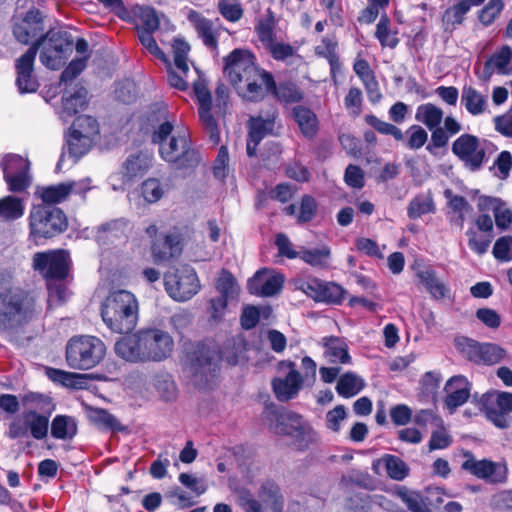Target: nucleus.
<instances>
[{"label":"nucleus","instance_id":"c85d7f7f","mask_svg":"<svg viewBox=\"0 0 512 512\" xmlns=\"http://www.w3.org/2000/svg\"><path fill=\"white\" fill-rule=\"evenodd\" d=\"M274 119L262 117L251 118L248 124L249 132L247 139V154L252 157L256 155V149L261 140L273 133Z\"/></svg>","mask_w":512,"mask_h":512},{"label":"nucleus","instance_id":"774afa93","mask_svg":"<svg viewBox=\"0 0 512 512\" xmlns=\"http://www.w3.org/2000/svg\"><path fill=\"white\" fill-rule=\"evenodd\" d=\"M493 255L500 261L512 260V236H503L497 239L493 247Z\"/></svg>","mask_w":512,"mask_h":512},{"label":"nucleus","instance_id":"680f3d73","mask_svg":"<svg viewBox=\"0 0 512 512\" xmlns=\"http://www.w3.org/2000/svg\"><path fill=\"white\" fill-rule=\"evenodd\" d=\"M365 121L368 125L373 127L376 131H378L381 134L391 135L396 140L403 139V133L398 127L391 123L380 120L375 115H367L365 117Z\"/></svg>","mask_w":512,"mask_h":512},{"label":"nucleus","instance_id":"a211bd4d","mask_svg":"<svg viewBox=\"0 0 512 512\" xmlns=\"http://www.w3.org/2000/svg\"><path fill=\"white\" fill-rule=\"evenodd\" d=\"M483 405L487 418L496 427H508V414L512 412V393L496 391L486 393L483 397Z\"/></svg>","mask_w":512,"mask_h":512},{"label":"nucleus","instance_id":"2f4dec72","mask_svg":"<svg viewBox=\"0 0 512 512\" xmlns=\"http://www.w3.org/2000/svg\"><path fill=\"white\" fill-rule=\"evenodd\" d=\"M324 348L323 356L332 364H350L351 356L347 343L339 337L329 336L321 339Z\"/></svg>","mask_w":512,"mask_h":512},{"label":"nucleus","instance_id":"3c124183","mask_svg":"<svg viewBox=\"0 0 512 512\" xmlns=\"http://www.w3.org/2000/svg\"><path fill=\"white\" fill-rule=\"evenodd\" d=\"M434 202L430 193L419 194L409 203L407 215L410 219H417L424 214L434 212Z\"/></svg>","mask_w":512,"mask_h":512},{"label":"nucleus","instance_id":"58836bf2","mask_svg":"<svg viewBox=\"0 0 512 512\" xmlns=\"http://www.w3.org/2000/svg\"><path fill=\"white\" fill-rule=\"evenodd\" d=\"M293 118L305 137L312 138L316 135L319 122L316 114L311 109L298 105L293 108Z\"/></svg>","mask_w":512,"mask_h":512},{"label":"nucleus","instance_id":"dca6fc26","mask_svg":"<svg viewBox=\"0 0 512 512\" xmlns=\"http://www.w3.org/2000/svg\"><path fill=\"white\" fill-rule=\"evenodd\" d=\"M458 346L462 354L475 364L494 365L505 357V350L492 343H479L464 338L459 341Z\"/></svg>","mask_w":512,"mask_h":512},{"label":"nucleus","instance_id":"864d4df0","mask_svg":"<svg viewBox=\"0 0 512 512\" xmlns=\"http://www.w3.org/2000/svg\"><path fill=\"white\" fill-rule=\"evenodd\" d=\"M154 387L165 401H172L177 396L176 384L168 373L157 374L154 378Z\"/></svg>","mask_w":512,"mask_h":512},{"label":"nucleus","instance_id":"6e6d98bb","mask_svg":"<svg viewBox=\"0 0 512 512\" xmlns=\"http://www.w3.org/2000/svg\"><path fill=\"white\" fill-rule=\"evenodd\" d=\"M149 166L150 157L141 152L130 155L124 163L125 172L129 177H135L144 173Z\"/></svg>","mask_w":512,"mask_h":512},{"label":"nucleus","instance_id":"4468645a","mask_svg":"<svg viewBox=\"0 0 512 512\" xmlns=\"http://www.w3.org/2000/svg\"><path fill=\"white\" fill-rule=\"evenodd\" d=\"M167 293L176 301L191 299L200 289L199 279L195 270L184 265L174 272H169L164 278Z\"/></svg>","mask_w":512,"mask_h":512},{"label":"nucleus","instance_id":"8fccbe9b","mask_svg":"<svg viewBox=\"0 0 512 512\" xmlns=\"http://www.w3.org/2000/svg\"><path fill=\"white\" fill-rule=\"evenodd\" d=\"M375 37L382 47L395 48L399 43L397 32L392 31L391 21L386 13L381 15L380 20L376 25Z\"/></svg>","mask_w":512,"mask_h":512},{"label":"nucleus","instance_id":"ea45409f","mask_svg":"<svg viewBox=\"0 0 512 512\" xmlns=\"http://www.w3.org/2000/svg\"><path fill=\"white\" fill-rule=\"evenodd\" d=\"M416 274L434 299L440 300L449 297L450 289L437 278L436 272L433 269H421Z\"/></svg>","mask_w":512,"mask_h":512},{"label":"nucleus","instance_id":"b1692460","mask_svg":"<svg viewBox=\"0 0 512 512\" xmlns=\"http://www.w3.org/2000/svg\"><path fill=\"white\" fill-rule=\"evenodd\" d=\"M43 32V18L40 11L29 10L24 17H16L13 34L22 44H28Z\"/></svg>","mask_w":512,"mask_h":512},{"label":"nucleus","instance_id":"2eb2a0df","mask_svg":"<svg viewBox=\"0 0 512 512\" xmlns=\"http://www.w3.org/2000/svg\"><path fill=\"white\" fill-rule=\"evenodd\" d=\"M4 180L11 192H23L31 184L29 162L16 154L6 155L1 163Z\"/></svg>","mask_w":512,"mask_h":512},{"label":"nucleus","instance_id":"f257e3e1","mask_svg":"<svg viewBox=\"0 0 512 512\" xmlns=\"http://www.w3.org/2000/svg\"><path fill=\"white\" fill-rule=\"evenodd\" d=\"M224 72L239 95L248 101L261 100L267 92L276 93L286 103H296L303 98L302 92L294 84H281L276 89L272 75L260 69L248 51L234 50L225 59Z\"/></svg>","mask_w":512,"mask_h":512},{"label":"nucleus","instance_id":"f3484780","mask_svg":"<svg viewBox=\"0 0 512 512\" xmlns=\"http://www.w3.org/2000/svg\"><path fill=\"white\" fill-rule=\"evenodd\" d=\"M296 287L317 302L338 304L344 299V289L334 282L309 277L297 281Z\"/></svg>","mask_w":512,"mask_h":512},{"label":"nucleus","instance_id":"5701e85b","mask_svg":"<svg viewBox=\"0 0 512 512\" xmlns=\"http://www.w3.org/2000/svg\"><path fill=\"white\" fill-rule=\"evenodd\" d=\"M194 92L199 104V118L210 134V139L214 144L219 143V131L217 123L211 114L212 99L210 91L203 81H196L193 84Z\"/></svg>","mask_w":512,"mask_h":512},{"label":"nucleus","instance_id":"a18cd8bd","mask_svg":"<svg viewBox=\"0 0 512 512\" xmlns=\"http://www.w3.org/2000/svg\"><path fill=\"white\" fill-rule=\"evenodd\" d=\"M69 133L81 138H86L87 136L88 141L93 144L99 135V125L95 118L82 115L74 120Z\"/></svg>","mask_w":512,"mask_h":512},{"label":"nucleus","instance_id":"bf43d9fd","mask_svg":"<svg viewBox=\"0 0 512 512\" xmlns=\"http://www.w3.org/2000/svg\"><path fill=\"white\" fill-rule=\"evenodd\" d=\"M88 56H82L72 60L62 72L60 85L74 86L73 80L85 69Z\"/></svg>","mask_w":512,"mask_h":512},{"label":"nucleus","instance_id":"9d476101","mask_svg":"<svg viewBox=\"0 0 512 512\" xmlns=\"http://www.w3.org/2000/svg\"><path fill=\"white\" fill-rule=\"evenodd\" d=\"M73 41L67 32L48 31L31 47L40 50V62L51 70L59 69L72 51Z\"/></svg>","mask_w":512,"mask_h":512},{"label":"nucleus","instance_id":"e433bc0d","mask_svg":"<svg viewBox=\"0 0 512 512\" xmlns=\"http://www.w3.org/2000/svg\"><path fill=\"white\" fill-rule=\"evenodd\" d=\"M45 373L51 381L67 388L83 389L87 386L88 377L85 374L68 372L52 367H47Z\"/></svg>","mask_w":512,"mask_h":512},{"label":"nucleus","instance_id":"a19ab883","mask_svg":"<svg viewBox=\"0 0 512 512\" xmlns=\"http://www.w3.org/2000/svg\"><path fill=\"white\" fill-rule=\"evenodd\" d=\"M472 8L470 0H457L455 4L448 7L443 15L442 22L445 30H454L457 26L464 22L465 15Z\"/></svg>","mask_w":512,"mask_h":512},{"label":"nucleus","instance_id":"0e129e2a","mask_svg":"<svg viewBox=\"0 0 512 512\" xmlns=\"http://www.w3.org/2000/svg\"><path fill=\"white\" fill-rule=\"evenodd\" d=\"M437 428L432 431L431 437L428 443L430 451L445 449L452 443V437L444 427L443 421L441 424L436 425Z\"/></svg>","mask_w":512,"mask_h":512},{"label":"nucleus","instance_id":"e2e57ef3","mask_svg":"<svg viewBox=\"0 0 512 512\" xmlns=\"http://www.w3.org/2000/svg\"><path fill=\"white\" fill-rule=\"evenodd\" d=\"M299 257L312 266H324L330 257V249L326 246L310 250H302Z\"/></svg>","mask_w":512,"mask_h":512},{"label":"nucleus","instance_id":"79ce46f5","mask_svg":"<svg viewBox=\"0 0 512 512\" xmlns=\"http://www.w3.org/2000/svg\"><path fill=\"white\" fill-rule=\"evenodd\" d=\"M373 466L375 469L379 466L383 467L387 475L396 481L403 480L409 474L408 465L399 457L390 454L378 459Z\"/></svg>","mask_w":512,"mask_h":512},{"label":"nucleus","instance_id":"49530a36","mask_svg":"<svg viewBox=\"0 0 512 512\" xmlns=\"http://www.w3.org/2000/svg\"><path fill=\"white\" fill-rule=\"evenodd\" d=\"M443 116V110L432 103L419 105L415 112V120L425 125L429 130L437 128L442 122Z\"/></svg>","mask_w":512,"mask_h":512},{"label":"nucleus","instance_id":"4c0bfd02","mask_svg":"<svg viewBox=\"0 0 512 512\" xmlns=\"http://www.w3.org/2000/svg\"><path fill=\"white\" fill-rule=\"evenodd\" d=\"M130 13L134 18L137 32H155L159 28L160 20L154 8L136 5Z\"/></svg>","mask_w":512,"mask_h":512},{"label":"nucleus","instance_id":"7ed1b4c3","mask_svg":"<svg viewBox=\"0 0 512 512\" xmlns=\"http://www.w3.org/2000/svg\"><path fill=\"white\" fill-rule=\"evenodd\" d=\"M173 349L171 335L157 328L141 329L121 338L115 344L116 354L130 362H160L169 358Z\"/></svg>","mask_w":512,"mask_h":512},{"label":"nucleus","instance_id":"c03bdc74","mask_svg":"<svg viewBox=\"0 0 512 512\" xmlns=\"http://www.w3.org/2000/svg\"><path fill=\"white\" fill-rule=\"evenodd\" d=\"M77 434V423L68 415H56L51 422V435L58 440H71Z\"/></svg>","mask_w":512,"mask_h":512},{"label":"nucleus","instance_id":"f03ea898","mask_svg":"<svg viewBox=\"0 0 512 512\" xmlns=\"http://www.w3.org/2000/svg\"><path fill=\"white\" fill-rule=\"evenodd\" d=\"M158 120L160 123L154 128L152 142L158 145L160 157L176 169H195L201 161V156L193 146L188 130L175 129L166 110L160 111Z\"/></svg>","mask_w":512,"mask_h":512},{"label":"nucleus","instance_id":"39448f33","mask_svg":"<svg viewBox=\"0 0 512 512\" xmlns=\"http://www.w3.org/2000/svg\"><path fill=\"white\" fill-rule=\"evenodd\" d=\"M138 312V301L127 290L110 292L101 305L103 322L112 332L118 334H127L136 327Z\"/></svg>","mask_w":512,"mask_h":512},{"label":"nucleus","instance_id":"bb28decb","mask_svg":"<svg viewBox=\"0 0 512 512\" xmlns=\"http://www.w3.org/2000/svg\"><path fill=\"white\" fill-rule=\"evenodd\" d=\"M181 233L178 230L157 238L152 244V255L156 262L168 260L181 252Z\"/></svg>","mask_w":512,"mask_h":512},{"label":"nucleus","instance_id":"a878e982","mask_svg":"<svg viewBox=\"0 0 512 512\" xmlns=\"http://www.w3.org/2000/svg\"><path fill=\"white\" fill-rule=\"evenodd\" d=\"M512 49L505 45L496 51L484 64L479 77L488 80L496 72L502 75H509L511 67Z\"/></svg>","mask_w":512,"mask_h":512},{"label":"nucleus","instance_id":"c9c22d12","mask_svg":"<svg viewBox=\"0 0 512 512\" xmlns=\"http://www.w3.org/2000/svg\"><path fill=\"white\" fill-rule=\"evenodd\" d=\"M338 42L335 37H323L321 43L315 47L316 55L325 58L330 66V73L333 80L341 73V62L337 55Z\"/></svg>","mask_w":512,"mask_h":512},{"label":"nucleus","instance_id":"1a4fd4ad","mask_svg":"<svg viewBox=\"0 0 512 512\" xmlns=\"http://www.w3.org/2000/svg\"><path fill=\"white\" fill-rule=\"evenodd\" d=\"M66 227V216L59 208L38 205L30 211L29 235L35 243L60 234Z\"/></svg>","mask_w":512,"mask_h":512},{"label":"nucleus","instance_id":"09e8293b","mask_svg":"<svg viewBox=\"0 0 512 512\" xmlns=\"http://www.w3.org/2000/svg\"><path fill=\"white\" fill-rule=\"evenodd\" d=\"M23 200L15 196H5L0 199V219L14 221L24 214Z\"/></svg>","mask_w":512,"mask_h":512},{"label":"nucleus","instance_id":"20e7f679","mask_svg":"<svg viewBox=\"0 0 512 512\" xmlns=\"http://www.w3.org/2000/svg\"><path fill=\"white\" fill-rule=\"evenodd\" d=\"M140 43L155 58L164 62L167 66V80L170 86L186 90L188 88V74L190 72L188 53L190 46L183 39L176 38L172 43L173 64H171L165 53L159 48L153 32H137Z\"/></svg>","mask_w":512,"mask_h":512},{"label":"nucleus","instance_id":"412c9836","mask_svg":"<svg viewBox=\"0 0 512 512\" xmlns=\"http://www.w3.org/2000/svg\"><path fill=\"white\" fill-rule=\"evenodd\" d=\"M284 276L268 269L257 271L247 282L250 294L262 297H271L278 294L283 287Z\"/></svg>","mask_w":512,"mask_h":512},{"label":"nucleus","instance_id":"052dcab7","mask_svg":"<svg viewBox=\"0 0 512 512\" xmlns=\"http://www.w3.org/2000/svg\"><path fill=\"white\" fill-rule=\"evenodd\" d=\"M398 497L412 512H429L423 497L417 492L401 489Z\"/></svg>","mask_w":512,"mask_h":512},{"label":"nucleus","instance_id":"9b49d317","mask_svg":"<svg viewBox=\"0 0 512 512\" xmlns=\"http://www.w3.org/2000/svg\"><path fill=\"white\" fill-rule=\"evenodd\" d=\"M497 147L490 141L480 140L472 134H462L452 144V152L470 171L479 170L487 155L496 152Z\"/></svg>","mask_w":512,"mask_h":512},{"label":"nucleus","instance_id":"f704fd0d","mask_svg":"<svg viewBox=\"0 0 512 512\" xmlns=\"http://www.w3.org/2000/svg\"><path fill=\"white\" fill-rule=\"evenodd\" d=\"M92 145L93 144L88 141L87 136L86 138H81L69 133L67 136V149L62 152L56 169H62L67 160H69L71 164H75L80 157L90 150Z\"/></svg>","mask_w":512,"mask_h":512},{"label":"nucleus","instance_id":"6ab92c4d","mask_svg":"<svg viewBox=\"0 0 512 512\" xmlns=\"http://www.w3.org/2000/svg\"><path fill=\"white\" fill-rule=\"evenodd\" d=\"M33 265L49 280H61L66 277L69 266V255L63 250L49 253H36Z\"/></svg>","mask_w":512,"mask_h":512},{"label":"nucleus","instance_id":"69168bd1","mask_svg":"<svg viewBox=\"0 0 512 512\" xmlns=\"http://www.w3.org/2000/svg\"><path fill=\"white\" fill-rule=\"evenodd\" d=\"M512 167V155L509 151H502L495 159L491 170L498 179L508 178Z\"/></svg>","mask_w":512,"mask_h":512},{"label":"nucleus","instance_id":"7c9ffc66","mask_svg":"<svg viewBox=\"0 0 512 512\" xmlns=\"http://www.w3.org/2000/svg\"><path fill=\"white\" fill-rule=\"evenodd\" d=\"M64 92L62 96V111L61 115L72 116L84 109L87 104V90L75 83L74 86L64 85Z\"/></svg>","mask_w":512,"mask_h":512},{"label":"nucleus","instance_id":"13d9d810","mask_svg":"<svg viewBox=\"0 0 512 512\" xmlns=\"http://www.w3.org/2000/svg\"><path fill=\"white\" fill-rule=\"evenodd\" d=\"M446 197L449 199V207L457 214L455 223L463 228L465 216L472 210L471 206L463 196L452 195L450 191H446Z\"/></svg>","mask_w":512,"mask_h":512},{"label":"nucleus","instance_id":"ddd939ff","mask_svg":"<svg viewBox=\"0 0 512 512\" xmlns=\"http://www.w3.org/2000/svg\"><path fill=\"white\" fill-rule=\"evenodd\" d=\"M258 497L259 500H256L249 492H244L239 496V505L245 512H283L284 496L275 481H264Z\"/></svg>","mask_w":512,"mask_h":512},{"label":"nucleus","instance_id":"393cba45","mask_svg":"<svg viewBox=\"0 0 512 512\" xmlns=\"http://www.w3.org/2000/svg\"><path fill=\"white\" fill-rule=\"evenodd\" d=\"M471 384L464 376L451 377L445 385V405L450 410H455L467 402L470 396Z\"/></svg>","mask_w":512,"mask_h":512},{"label":"nucleus","instance_id":"473e14b6","mask_svg":"<svg viewBox=\"0 0 512 512\" xmlns=\"http://www.w3.org/2000/svg\"><path fill=\"white\" fill-rule=\"evenodd\" d=\"M461 105L471 116L483 115L489 107L488 94L478 91L472 86H464L462 88Z\"/></svg>","mask_w":512,"mask_h":512},{"label":"nucleus","instance_id":"5fc2aeb1","mask_svg":"<svg viewBox=\"0 0 512 512\" xmlns=\"http://www.w3.org/2000/svg\"><path fill=\"white\" fill-rule=\"evenodd\" d=\"M22 401L29 406L28 409H36L39 413L52 414L55 409L52 399L40 393L30 392L24 395Z\"/></svg>","mask_w":512,"mask_h":512},{"label":"nucleus","instance_id":"f8f14e48","mask_svg":"<svg viewBox=\"0 0 512 512\" xmlns=\"http://www.w3.org/2000/svg\"><path fill=\"white\" fill-rule=\"evenodd\" d=\"M50 416L51 414L39 413L36 409H27L9 423L6 435L13 440L29 435L35 440H43L49 432Z\"/></svg>","mask_w":512,"mask_h":512},{"label":"nucleus","instance_id":"4be33fe9","mask_svg":"<svg viewBox=\"0 0 512 512\" xmlns=\"http://www.w3.org/2000/svg\"><path fill=\"white\" fill-rule=\"evenodd\" d=\"M37 54V47H30L25 54L16 60L17 71L16 85L20 93H33L39 83L34 76V61Z\"/></svg>","mask_w":512,"mask_h":512},{"label":"nucleus","instance_id":"6e6552de","mask_svg":"<svg viewBox=\"0 0 512 512\" xmlns=\"http://www.w3.org/2000/svg\"><path fill=\"white\" fill-rule=\"evenodd\" d=\"M272 428L275 433L289 436L292 445L301 451L308 449L318 441V435L303 417L292 411L270 412Z\"/></svg>","mask_w":512,"mask_h":512},{"label":"nucleus","instance_id":"4d7b16f0","mask_svg":"<svg viewBox=\"0 0 512 512\" xmlns=\"http://www.w3.org/2000/svg\"><path fill=\"white\" fill-rule=\"evenodd\" d=\"M216 288L222 297L226 299L237 298L239 286L233 275L228 271H222L216 282Z\"/></svg>","mask_w":512,"mask_h":512},{"label":"nucleus","instance_id":"cd10ccee","mask_svg":"<svg viewBox=\"0 0 512 512\" xmlns=\"http://www.w3.org/2000/svg\"><path fill=\"white\" fill-rule=\"evenodd\" d=\"M478 209L480 212L492 211L496 226L501 230L507 229L512 223V211L499 198L481 196L478 199Z\"/></svg>","mask_w":512,"mask_h":512},{"label":"nucleus","instance_id":"0eeeda50","mask_svg":"<svg viewBox=\"0 0 512 512\" xmlns=\"http://www.w3.org/2000/svg\"><path fill=\"white\" fill-rule=\"evenodd\" d=\"M106 346L95 336H73L66 344L65 360L71 369L89 370L96 367L105 357Z\"/></svg>","mask_w":512,"mask_h":512},{"label":"nucleus","instance_id":"de8ad7c7","mask_svg":"<svg viewBox=\"0 0 512 512\" xmlns=\"http://www.w3.org/2000/svg\"><path fill=\"white\" fill-rule=\"evenodd\" d=\"M365 387L364 380L354 372H347L340 376L337 385V393L344 398H351L361 392Z\"/></svg>","mask_w":512,"mask_h":512},{"label":"nucleus","instance_id":"338daca9","mask_svg":"<svg viewBox=\"0 0 512 512\" xmlns=\"http://www.w3.org/2000/svg\"><path fill=\"white\" fill-rule=\"evenodd\" d=\"M503 8V0H489L479 13V21L485 26L491 25L500 15Z\"/></svg>","mask_w":512,"mask_h":512},{"label":"nucleus","instance_id":"37998d69","mask_svg":"<svg viewBox=\"0 0 512 512\" xmlns=\"http://www.w3.org/2000/svg\"><path fill=\"white\" fill-rule=\"evenodd\" d=\"M188 19L195 26L198 35L201 37L205 46L211 49L217 48V35L213 29L212 22L202 16L196 11H191Z\"/></svg>","mask_w":512,"mask_h":512},{"label":"nucleus","instance_id":"423d86ee","mask_svg":"<svg viewBox=\"0 0 512 512\" xmlns=\"http://www.w3.org/2000/svg\"><path fill=\"white\" fill-rule=\"evenodd\" d=\"M34 303L30 295L12 289L9 274L0 272V328H13L27 321L34 311Z\"/></svg>","mask_w":512,"mask_h":512},{"label":"nucleus","instance_id":"603ef678","mask_svg":"<svg viewBox=\"0 0 512 512\" xmlns=\"http://www.w3.org/2000/svg\"><path fill=\"white\" fill-rule=\"evenodd\" d=\"M70 186L65 183L43 187L39 190V195L44 203L58 204L65 201L70 195Z\"/></svg>","mask_w":512,"mask_h":512},{"label":"nucleus","instance_id":"aec40b11","mask_svg":"<svg viewBox=\"0 0 512 512\" xmlns=\"http://www.w3.org/2000/svg\"><path fill=\"white\" fill-rule=\"evenodd\" d=\"M462 468L479 479L489 483H503L507 478V466L502 462H493L488 459L476 460L469 458L464 461Z\"/></svg>","mask_w":512,"mask_h":512},{"label":"nucleus","instance_id":"c756f323","mask_svg":"<svg viewBox=\"0 0 512 512\" xmlns=\"http://www.w3.org/2000/svg\"><path fill=\"white\" fill-rule=\"evenodd\" d=\"M301 374L291 369L284 378H276L272 382L273 391L279 401H288L294 398L302 386Z\"/></svg>","mask_w":512,"mask_h":512},{"label":"nucleus","instance_id":"72a5a7b5","mask_svg":"<svg viewBox=\"0 0 512 512\" xmlns=\"http://www.w3.org/2000/svg\"><path fill=\"white\" fill-rule=\"evenodd\" d=\"M190 370L193 374H207L214 370L215 352L204 344H197L188 354Z\"/></svg>","mask_w":512,"mask_h":512}]
</instances>
